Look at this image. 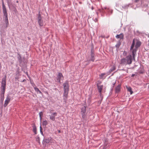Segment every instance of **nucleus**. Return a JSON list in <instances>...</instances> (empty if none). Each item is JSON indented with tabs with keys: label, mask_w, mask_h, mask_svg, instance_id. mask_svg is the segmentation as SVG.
<instances>
[{
	"label": "nucleus",
	"mask_w": 149,
	"mask_h": 149,
	"mask_svg": "<svg viewBox=\"0 0 149 149\" xmlns=\"http://www.w3.org/2000/svg\"><path fill=\"white\" fill-rule=\"evenodd\" d=\"M124 35L123 33H121L119 35H117L116 37L117 38L123 39Z\"/></svg>",
	"instance_id": "obj_11"
},
{
	"label": "nucleus",
	"mask_w": 149,
	"mask_h": 149,
	"mask_svg": "<svg viewBox=\"0 0 149 149\" xmlns=\"http://www.w3.org/2000/svg\"><path fill=\"white\" fill-rule=\"evenodd\" d=\"M40 119L41 120L42 118L41 116L43 115V113L42 112H40L39 113Z\"/></svg>",
	"instance_id": "obj_23"
},
{
	"label": "nucleus",
	"mask_w": 149,
	"mask_h": 149,
	"mask_svg": "<svg viewBox=\"0 0 149 149\" xmlns=\"http://www.w3.org/2000/svg\"><path fill=\"white\" fill-rule=\"evenodd\" d=\"M38 93L40 94H42V92L40 90H39V91L38 92Z\"/></svg>",
	"instance_id": "obj_31"
},
{
	"label": "nucleus",
	"mask_w": 149,
	"mask_h": 149,
	"mask_svg": "<svg viewBox=\"0 0 149 149\" xmlns=\"http://www.w3.org/2000/svg\"><path fill=\"white\" fill-rule=\"evenodd\" d=\"M18 1H17V3H18Z\"/></svg>",
	"instance_id": "obj_36"
},
{
	"label": "nucleus",
	"mask_w": 149,
	"mask_h": 149,
	"mask_svg": "<svg viewBox=\"0 0 149 149\" xmlns=\"http://www.w3.org/2000/svg\"><path fill=\"white\" fill-rule=\"evenodd\" d=\"M139 0H135V1L136 2H137L139 1Z\"/></svg>",
	"instance_id": "obj_32"
},
{
	"label": "nucleus",
	"mask_w": 149,
	"mask_h": 149,
	"mask_svg": "<svg viewBox=\"0 0 149 149\" xmlns=\"http://www.w3.org/2000/svg\"><path fill=\"white\" fill-rule=\"evenodd\" d=\"M97 88L98 89V90L99 92L100 93V94H101L102 90L103 88V85H99L98 84H97Z\"/></svg>",
	"instance_id": "obj_9"
},
{
	"label": "nucleus",
	"mask_w": 149,
	"mask_h": 149,
	"mask_svg": "<svg viewBox=\"0 0 149 149\" xmlns=\"http://www.w3.org/2000/svg\"><path fill=\"white\" fill-rule=\"evenodd\" d=\"M50 140H51L49 139H45V140H44L43 142L49 143Z\"/></svg>",
	"instance_id": "obj_19"
},
{
	"label": "nucleus",
	"mask_w": 149,
	"mask_h": 149,
	"mask_svg": "<svg viewBox=\"0 0 149 149\" xmlns=\"http://www.w3.org/2000/svg\"><path fill=\"white\" fill-rule=\"evenodd\" d=\"M2 8L4 15L5 16V17H8L7 13L6 6H3V7H2Z\"/></svg>",
	"instance_id": "obj_8"
},
{
	"label": "nucleus",
	"mask_w": 149,
	"mask_h": 149,
	"mask_svg": "<svg viewBox=\"0 0 149 149\" xmlns=\"http://www.w3.org/2000/svg\"><path fill=\"white\" fill-rule=\"evenodd\" d=\"M38 21L42 20V18L41 17L40 15V14H39L38 16Z\"/></svg>",
	"instance_id": "obj_24"
},
{
	"label": "nucleus",
	"mask_w": 149,
	"mask_h": 149,
	"mask_svg": "<svg viewBox=\"0 0 149 149\" xmlns=\"http://www.w3.org/2000/svg\"><path fill=\"white\" fill-rule=\"evenodd\" d=\"M6 76H5V78L2 79L1 83V87H6Z\"/></svg>",
	"instance_id": "obj_7"
},
{
	"label": "nucleus",
	"mask_w": 149,
	"mask_h": 149,
	"mask_svg": "<svg viewBox=\"0 0 149 149\" xmlns=\"http://www.w3.org/2000/svg\"><path fill=\"white\" fill-rule=\"evenodd\" d=\"M57 115V113L56 112H54L52 114V116H50V119L54 121L55 120V117Z\"/></svg>",
	"instance_id": "obj_10"
},
{
	"label": "nucleus",
	"mask_w": 149,
	"mask_h": 149,
	"mask_svg": "<svg viewBox=\"0 0 149 149\" xmlns=\"http://www.w3.org/2000/svg\"><path fill=\"white\" fill-rule=\"evenodd\" d=\"M5 22L6 24V27H7L9 25L8 21V17H5Z\"/></svg>",
	"instance_id": "obj_15"
},
{
	"label": "nucleus",
	"mask_w": 149,
	"mask_h": 149,
	"mask_svg": "<svg viewBox=\"0 0 149 149\" xmlns=\"http://www.w3.org/2000/svg\"><path fill=\"white\" fill-rule=\"evenodd\" d=\"M47 124V122L46 120L42 122V124L46 126Z\"/></svg>",
	"instance_id": "obj_22"
},
{
	"label": "nucleus",
	"mask_w": 149,
	"mask_h": 149,
	"mask_svg": "<svg viewBox=\"0 0 149 149\" xmlns=\"http://www.w3.org/2000/svg\"><path fill=\"white\" fill-rule=\"evenodd\" d=\"M40 130H41L42 129V128H41V127H40Z\"/></svg>",
	"instance_id": "obj_33"
},
{
	"label": "nucleus",
	"mask_w": 149,
	"mask_h": 149,
	"mask_svg": "<svg viewBox=\"0 0 149 149\" xmlns=\"http://www.w3.org/2000/svg\"><path fill=\"white\" fill-rule=\"evenodd\" d=\"M35 134H38V135L37 136V138L36 139V141L38 142L39 144H40V142L39 136L41 137L43 136L42 131H34Z\"/></svg>",
	"instance_id": "obj_3"
},
{
	"label": "nucleus",
	"mask_w": 149,
	"mask_h": 149,
	"mask_svg": "<svg viewBox=\"0 0 149 149\" xmlns=\"http://www.w3.org/2000/svg\"><path fill=\"white\" fill-rule=\"evenodd\" d=\"M125 54H126V52H125Z\"/></svg>",
	"instance_id": "obj_37"
},
{
	"label": "nucleus",
	"mask_w": 149,
	"mask_h": 149,
	"mask_svg": "<svg viewBox=\"0 0 149 149\" xmlns=\"http://www.w3.org/2000/svg\"><path fill=\"white\" fill-rule=\"evenodd\" d=\"M38 23H39V25L40 26H42L43 25V23L42 20H41L40 21H38Z\"/></svg>",
	"instance_id": "obj_17"
},
{
	"label": "nucleus",
	"mask_w": 149,
	"mask_h": 149,
	"mask_svg": "<svg viewBox=\"0 0 149 149\" xmlns=\"http://www.w3.org/2000/svg\"><path fill=\"white\" fill-rule=\"evenodd\" d=\"M10 100V97L9 96H7L6 98V99L5 101L4 104V107H6L8 104Z\"/></svg>",
	"instance_id": "obj_6"
},
{
	"label": "nucleus",
	"mask_w": 149,
	"mask_h": 149,
	"mask_svg": "<svg viewBox=\"0 0 149 149\" xmlns=\"http://www.w3.org/2000/svg\"><path fill=\"white\" fill-rule=\"evenodd\" d=\"M120 85H118L116 88L115 91L116 92L118 93L120 91Z\"/></svg>",
	"instance_id": "obj_12"
},
{
	"label": "nucleus",
	"mask_w": 149,
	"mask_h": 149,
	"mask_svg": "<svg viewBox=\"0 0 149 149\" xmlns=\"http://www.w3.org/2000/svg\"><path fill=\"white\" fill-rule=\"evenodd\" d=\"M134 74H133L132 75V76H134Z\"/></svg>",
	"instance_id": "obj_35"
},
{
	"label": "nucleus",
	"mask_w": 149,
	"mask_h": 149,
	"mask_svg": "<svg viewBox=\"0 0 149 149\" xmlns=\"http://www.w3.org/2000/svg\"><path fill=\"white\" fill-rule=\"evenodd\" d=\"M34 89L38 93V92L39 91V90L37 87H35Z\"/></svg>",
	"instance_id": "obj_25"
},
{
	"label": "nucleus",
	"mask_w": 149,
	"mask_h": 149,
	"mask_svg": "<svg viewBox=\"0 0 149 149\" xmlns=\"http://www.w3.org/2000/svg\"><path fill=\"white\" fill-rule=\"evenodd\" d=\"M68 82V81H66L63 84L64 91H69Z\"/></svg>",
	"instance_id": "obj_5"
},
{
	"label": "nucleus",
	"mask_w": 149,
	"mask_h": 149,
	"mask_svg": "<svg viewBox=\"0 0 149 149\" xmlns=\"http://www.w3.org/2000/svg\"><path fill=\"white\" fill-rule=\"evenodd\" d=\"M105 74V73H102L100 75V77L101 79H104L105 77L104 76Z\"/></svg>",
	"instance_id": "obj_18"
},
{
	"label": "nucleus",
	"mask_w": 149,
	"mask_h": 149,
	"mask_svg": "<svg viewBox=\"0 0 149 149\" xmlns=\"http://www.w3.org/2000/svg\"><path fill=\"white\" fill-rule=\"evenodd\" d=\"M126 87L127 91H128L130 93V94L131 95L133 93V92L132 91L131 88L130 87H128L127 86H126Z\"/></svg>",
	"instance_id": "obj_13"
},
{
	"label": "nucleus",
	"mask_w": 149,
	"mask_h": 149,
	"mask_svg": "<svg viewBox=\"0 0 149 149\" xmlns=\"http://www.w3.org/2000/svg\"><path fill=\"white\" fill-rule=\"evenodd\" d=\"M33 130H36V128L35 126V125L33 126Z\"/></svg>",
	"instance_id": "obj_28"
},
{
	"label": "nucleus",
	"mask_w": 149,
	"mask_h": 149,
	"mask_svg": "<svg viewBox=\"0 0 149 149\" xmlns=\"http://www.w3.org/2000/svg\"><path fill=\"white\" fill-rule=\"evenodd\" d=\"M69 91H64L63 96L66 98L68 95Z\"/></svg>",
	"instance_id": "obj_16"
},
{
	"label": "nucleus",
	"mask_w": 149,
	"mask_h": 149,
	"mask_svg": "<svg viewBox=\"0 0 149 149\" xmlns=\"http://www.w3.org/2000/svg\"><path fill=\"white\" fill-rule=\"evenodd\" d=\"M2 7H3V6H5V5H4V2H3V0H2Z\"/></svg>",
	"instance_id": "obj_30"
},
{
	"label": "nucleus",
	"mask_w": 149,
	"mask_h": 149,
	"mask_svg": "<svg viewBox=\"0 0 149 149\" xmlns=\"http://www.w3.org/2000/svg\"><path fill=\"white\" fill-rule=\"evenodd\" d=\"M120 42H118L117 44L116 45V46L117 48H118L119 47V46H120Z\"/></svg>",
	"instance_id": "obj_26"
},
{
	"label": "nucleus",
	"mask_w": 149,
	"mask_h": 149,
	"mask_svg": "<svg viewBox=\"0 0 149 149\" xmlns=\"http://www.w3.org/2000/svg\"><path fill=\"white\" fill-rule=\"evenodd\" d=\"M3 89V92L1 94V96H3L4 95V93L5 92V90L6 89V87H1Z\"/></svg>",
	"instance_id": "obj_20"
},
{
	"label": "nucleus",
	"mask_w": 149,
	"mask_h": 149,
	"mask_svg": "<svg viewBox=\"0 0 149 149\" xmlns=\"http://www.w3.org/2000/svg\"><path fill=\"white\" fill-rule=\"evenodd\" d=\"M107 139H105V142H104V146L103 148V149H106L107 147H108L109 145L108 146V144L107 143Z\"/></svg>",
	"instance_id": "obj_14"
},
{
	"label": "nucleus",
	"mask_w": 149,
	"mask_h": 149,
	"mask_svg": "<svg viewBox=\"0 0 149 149\" xmlns=\"http://www.w3.org/2000/svg\"><path fill=\"white\" fill-rule=\"evenodd\" d=\"M81 112L83 113H84L86 112V107H83L81 109Z\"/></svg>",
	"instance_id": "obj_21"
},
{
	"label": "nucleus",
	"mask_w": 149,
	"mask_h": 149,
	"mask_svg": "<svg viewBox=\"0 0 149 149\" xmlns=\"http://www.w3.org/2000/svg\"><path fill=\"white\" fill-rule=\"evenodd\" d=\"M57 77V80L56 81L60 82L61 80H63V77L62 74L61 73H59Z\"/></svg>",
	"instance_id": "obj_4"
},
{
	"label": "nucleus",
	"mask_w": 149,
	"mask_h": 149,
	"mask_svg": "<svg viewBox=\"0 0 149 149\" xmlns=\"http://www.w3.org/2000/svg\"><path fill=\"white\" fill-rule=\"evenodd\" d=\"M91 56L92 57V58L91 59V60L92 61H94V59L93 58L94 55L93 54H91Z\"/></svg>",
	"instance_id": "obj_27"
},
{
	"label": "nucleus",
	"mask_w": 149,
	"mask_h": 149,
	"mask_svg": "<svg viewBox=\"0 0 149 149\" xmlns=\"http://www.w3.org/2000/svg\"><path fill=\"white\" fill-rule=\"evenodd\" d=\"M141 44V42L137 39H133L130 50L132 52L133 58L134 59H135V56L137 48L140 46Z\"/></svg>",
	"instance_id": "obj_1"
},
{
	"label": "nucleus",
	"mask_w": 149,
	"mask_h": 149,
	"mask_svg": "<svg viewBox=\"0 0 149 149\" xmlns=\"http://www.w3.org/2000/svg\"><path fill=\"white\" fill-rule=\"evenodd\" d=\"M1 100H2V101H3V99H4V96L3 97V96H1Z\"/></svg>",
	"instance_id": "obj_29"
},
{
	"label": "nucleus",
	"mask_w": 149,
	"mask_h": 149,
	"mask_svg": "<svg viewBox=\"0 0 149 149\" xmlns=\"http://www.w3.org/2000/svg\"><path fill=\"white\" fill-rule=\"evenodd\" d=\"M120 64L124 65L130 64L132 62V56L130 55L125 58H122L120 60Z\"/></svg>",
	"instance_id": "obj_2"
},
{
	"label": "nucleus",
	"mask_w": 149,
	"mask_h": 149,
	"mask_svg": "<svg viewBox=\"0 0 149 149\" xmlns=\"http://www.w3.org/2000/svg\"><path fill=\"white\" fill-rule=\"evenodd\" d=\"M58 131V133H60L61 132V131Z\"/></svg>",
	"instance_id": "obj_34"
}]
</instances>
